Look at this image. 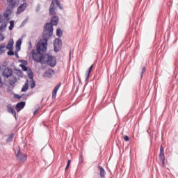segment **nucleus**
Wrapping results in <instances>:
<instances>
[{
  "label": "nucleus",
  "mask_w": 178,
  "mask_h": 178,
  "mask_svg": "<svg viewBox=\"0 0 178 178\" xmlns=\"http://www.w3.org/2000/svg\"><path fill=\"white\" fill-rule=\"evenodd\" d=\"M52 35H54V27H52L51 24H46L44 27L43 39H40L38 42V47L40 48V45L42 47L43 49H47L48 47V40H49Z\"/></svg>",
  "instance_id": "f257e3e1"
},
{
  "label": "nucleus",
  "mask_w": 178,
  "mask_h": 178,
  "mask_svg": "<svg viewBox=\"0 0 178 178\" xmlns=\"http://www.w3.org/2000/svg\"><path fill=\"white\" fill-rule=\"evenodd\" d=\"M39 47H38V44H37V46H36L37 49L32 50L31 51L32 58L34 62L44 65V62L45 60V55H46V54H44V52L47 51V48L45 47V49H44L41 45H40Z\"/></svg>",
  "instance_id": "f03ea898"
},
{
  "label": "nucleus",
  "mask_w": 178,
  "mask_h": 178,
  "mask_svg": "<svg viewBox=\"0 0 178 178\" xmlns=\"http://www.w3.org/2000/svg\"><path fill=\"white\" fill-rule=\"evenodd\" d=\"M45 64L49 65L51 67H54V66H56V58L52 56L45 54L43 65Z\"/></svg>",
  "instance_id": "7ed1b4c3"
},
{
  "label": "nucleus",
  "mask_w": 178,
  "mask_h": 178,
  "mask_svg": "<svg viewBox=\"0 0 178 178\" xmlns=\"http://www.w3.org/2000/svg\"><path fill=\"white\" fill-rule=\"evenodd\" d=\"M16 159L19 162H26V161H27V156L21 152L20 147L18 148V152L16 154Z\"/></svg>",
  "instance_id": "20e7f679"
},
{
  "label": "nucleus",
  "mask_w": 178,
  "mask_h": 178,
  "mask_svg": "<svg viewBox=\"0 0 178 178\" xmlns=\"http://www.w3.org/2000/svg\"><path fill=\"white\" fill-rule=\"evenodd\" d=\"M54 47L55 52H59L60 48H62V40L59 38L56 39L54 40Z\"/></svg>",
  "instance_id": "39448f33"
},
{
  "label": "nucleus",
  "mask_w": 178,
  "mask_h": 178,
  "mask_svg": "<svg viewBox=\"0 0 178 178\" xmlns=\"http://www.w3.org/2000/svg\"><path fill=\"white\" fill-rule=\"evenodd\" d=\"M159 161L162 163V165H165V152L163 150V146H161L160 147V154L159 155Z\"/></svg>",
  "instance_id": "423d86ee"
},
{
  "label": "nucleus",
  "mask_w": 178,
  "mask_h": 178,
  "mask_svg": "<svg viewBox=\"0 0 178 178\" xmlns=\"http://www.w3.org/2000/svg\"><path fill=\"white\" fill-rule=\"evenodd\" d=\"M12 74H13V70H12V69L9 67H6L4 69V71L3 72V76H4V77H6V79H9V77H10Z\"/></svg>",
  "instance_id": "0eeeda50"
},
{
  "label": "nucleus",
  "mask_w": 178,
  "mask_h": 178,
  "mask_svg": "<svg viewBox=\"0 0 178 178\" xmlns=\"http://www.w3.org/2000/svg\"><path fill=\"white\" fill-rule=\"evenodd\" d=\"M7 111L8 113H11L16 120H17V117L16 116V111H15V108L12 104L7 105Z\"/></svg>",
  "instance_id": "6e6552de"
},
{
  "label": "nucleus",
  "mask_w": 178,
  "mask_h": 178,
  "mask_svg": "<svg viewBox=\"0 0 178 178\" xmlns=\"http://www.w3.org/2000/svg\"><path fill=\"white\" fill-rule=\"evenodd\" d=\"M27 73L29 79L32 80V83H31V88H34V87H35V81L33 80V79H34V74H33L31 70L28 71Z\"/></svg>",
  "instance_id": "1a4fd4ad"
},
{
  "label": "nucleus",
  "mask_w": 178,
  "mask_h": 178,
  "mask_svg": "<svg viewBox=\"0 0 178 178\" xmlns=\"http://www.w3.org/2000/svg\"><path fill=\"white\" fill-rule=\"evenodd\" d=\"M28 5L29 4H27V3H24L21 4L17 8V14L20 15V13H22V12H24V10H26V8H27Z\"/></svg>",
  "instance_id": "9d476101"
},
{
  "label": "nucleus",
  "mask_w": 178,
  "mask_h": 178,
  "mask_svg": "<svg viewBox=\"0 0 178 178\" xmlns=\"http://www.w3.org/2000/svg\"><path fill=\"white\" fill-rule=\"evenodd\" d=\"M58 22H59V18L57 16H54L51 18L50 23H47L46 24H51V27H54V26H58Z\"/></svg>",
  "instance_id": "9b49d317"
},
{
  "label": "nucleus",
  "mask_w": 178,
  "mask_h": 178,
  "mask_svg": "<svg viewBox=\"0 0 178 178\" xmlns=\"http://www.w3.org/2000/svg\"><path fill=\"white\" fill-rule=\"evenodd\" d=\"M54 74H55V71L52 69H49L43 74V77H48L49 79H51Z\"/></svg>",
  "instance_id": "f8f14e48"
},
{
  "label": "nucleus",
  "mask_w": 178,
  "mask_h": 178,
  "mask_svg": "<svg viewBox=\"0 0 178 178\" xmlns=\"http://www.w3.org/2000/svg\"><path fill=\"white\" fill-rule=\"evenodd\" d=\"M61 85H62V83H59L54 88V90H53V92H52V99H55L56 98V94H58V90H59V88H60Z\"/></svg>",
  "instance_id": "ddd939ff"
},
{
  "label": "nucleus",
  "mask_w": 178,
  "mask_h": 178,
  "mask_svg": "<svg viewBox=\"0 0 178 178\" xmlns=\"http://www.w3.org/2000/svg\"><path fill=\"white\" fill-rule=\"evenodd\" d=\"M54 2L55 1H52L51 4L50 5L49 15H51V16H55V15H56V13H55V4H54Z\"/></svg>",
  "instance_id": "4468645a"
},
{
  "label": "nucleus",
  "mask_w": 178,
  "mask_h": 178,
  "mask_svg": "<svg viewBox=\"0 0 178 178\" xmlns=\"http://www.w3.org/2000/svg\"><path fill=\"white\" fill-rule=\"evenodd\" d=\"M24 106H26L25 102H21L17 104V105H16L17 112H20V111H22V109H23V108H24Z\"/></svg>",
  "instance_id": "2eb2a0df"
},
{
  "label": "nucleus",
  "mask_w": 178,
  "mask_h": 178,
  "mask_svg": "<svg viewBox=\"0 0 178 178\" xmlns=\"http://www.w3.org/2000/svg\"><path fill=\"white\" fill-rule=\"evenodd\" d=\"M7 2L9 3V7L11 8V9H13L17 4V1L16 0H7Z\"/></svg>",
  "instance_id": "dca6fc26"
},
{
  "label": "nucleus",
  "mask_w": 178,
  "mask_h": 178,
  "mask_svg": "<svg viewBox=\"0 0 178 178\" xmlns=\"http://www.w3.org/2000/svg\"><path fill=\"white\" fill-rule=\"evenodd\" d=\"M13 44H15L13 39H10L5 48L6 49H13Z\"/></svg>",
  "instance_id": "f3484780"
},
{
  "label": "nucleus",
  "mask_w": 178,
  "mask_h": 178,
  "mask_svg": "<svg viewBox=\"0 0 178 178\" xmlns=\"http://www.w3.org/2000/svg\"><path fill=\"white\" fill-rule=\"evenodd\" d=\"M98 169L100 170V177L104 178L105 177V175H106V172H105V169L102 168V166L99 165Z\"/></svg>",
  "instance_id": "a211bd4d"
},
{
  "label": "nucleus",
  "mask_w": 178,
  "mask_h": 178,
  "mask_svg": "<svg viewBox=\"0 0 178 178\" xmlns=\"http://www.w3.org/2000/svg\"><path fill=\"white\" fill-rule=\"evenodd\" d=\"M17 83V78L16 76H13L11 79H10V84L15 87V84Z\"/></svg>",
  "instance_id": "6ab92c4d"
},
{
  "label": "nucleus",
  "mask_w": 178,
  "mask_h": 178,
  "mask_svg": "<svg viewBox=\"0 0 178 178\" xmlns=\"http://www.w3.org/2000/svg\"><path fill=\"white\" fill-rule=\"evenodd\" d=\"M6 27H8V24L6 22L2 23L0 26V33L5 31Z\"/></svg>",
  "instance_id": "aec40b11"
},
{
  "label": "nucleus",
  "mask_w": 178,
  "mask_h": 178,
  "mask_svg": "<svg viewBox=\"0 0 178 178\" xmlns=\"http://www.w3.org/2000/svg\"><path fill=\"white\" fill-rule=\"evenodd\" d=\"M92 67H94V64H92V65L89 67V70H88V72H87L86 80H88V79H90V74L91 73V72H92Z\"/></svg>",
  "instance_id": "412c9836"
},
{
  "label": "nucleus",
  "mask_w": 178,
  "mask_h": 178,
  "mask_svg": "<svg viewBox=\"0 0 178 178\" xmlns=\"http://www.w3.org/2000/svg\"><path fill=\"white\" fill-rule=\"evenodd\" d=\"M15 137L14 134H11L8 136V138L6 139V143H10L13 140V138Z\"/></svg>",
  "instance_id": "4be33fe9"
},
{
  "label": "nucleus",
  "mask_w": 178,
  "mask_h": 178,
  "mask_svg": "<svg viewBox=\"0 0 178 178\" xmlns=\"http://www.w3.org/2000/svg\"><path fill=\"white\" fill-rule=\"evenodd\" d=\"M20 47H22V39H19L16 42V49H18V51H19Z\"/></svg>",
  "instance_id": "5701e85b"
},
{
  "label": "nucleus",
  "mask_w": 178,
  "mask_h": 178,
  "mask_svg": "<svg viewBox=\"0 0 178 178\" xmlns=\"http://www.w3.org/2000/svg\"><path fill=\"white\" fill-rule=\"evenodd\" d=\"M63 35V32H62V29L60 28L58 29L56 31V35L58 37H62Z\"/></svg>",
  "instance_id": "b1692460"
},
{
  "label": "nucleus",
  "mask_w": 178,
  "mask_h": 178,
  "mask_svg": "<svg viewBox=\"0 0 178 178\" xmlns=\"http://www.w3.org/2000/svg\"><path fill=\"white\" fill-rule=\"evenodd\" d=\"M27 90H29V83H26L22 88V92H24L27 91Z\"/></svg>",
  "instance_id": "393cba45"
},
{
  "label": "nucleus",
  "mask_w": 178,
  "mask_h": 178,
  "mask_svg": "<svg viewBox=\"0 0 178 178\" xmlns=\"http://www.w3.org/2000/svg\"><path fill=\"white\" fill-rule=\"evenodd\" d=\"M53 1H54V5H55V3H56L58 8H59L60 9H63V7L62 6H60V3L59 2V1H58V0H53Z\"/></svg>",
  "instance_id": "a878e982"
},
{
  "label": "nucleus",
  "mask_w": 178,
  "mask_h": 178,
  "mask_svg": "<svg viewBox=\"0 0 178 178\" xmlns=\"http://www.w3.org/2000/svg\"><path fill=\"white\" fill-rule=\"evenodd\" d=\"M7 55H8V56H13V55H15V52L13 51V49H8Z\"/></svg>",
  "instance_id": "bb28decb"
},
{
  "label": "nucleus",
  "mask_w": 178,
  "mask_h": 178,
  "mask_svg": "<svg viewBox=\"0 0 178 178\" xmlns=\"http://www.w3.org/2000/svg\"><path fill=\"white\" fill-rule=\"evenodd\" d=\"M13 27H15V21L12 20L10 22L9 30L10 31L13 30Z\"/></svg>",
  "instance_id": "cd10ccee"
},
{
  "label": "nucleus",
  "mask_w": 178,
  "mask_h": 178,
  "mask_svg": "<svg viewBox=\"0 0 178 178\" xmlns=\"http://www.w3.org/2000/svg\"><path fill=\"white\" fill-rule=\"evenodd\" d=\"M20 67H22V70H24V72H27L28 68H27V67L26 65H24L23 64H21Z\"/></svg>",
  "instance_id": "c85d7f7f"
},
{
  "label": "nucleus",
  "mask_w": 178,
  "mask_h": 178,
  "mask_svg": "<svg viewBox=\"0 0 178 178\" xmlns=\"http://www.w3.org/2000/svg\"><path fill=\"white\" fill-rule=\"evenodd\" d=\"M144 73H145V67H143L142 68V71H141V74H140V79H143V76Z\"/></svg>",
  "instance_id": "c756f323"
},
{
  "label": "nucleus",
  "mask_w": 178,
  "mask_h": 178,
  "mask_svg": "<svg viewBox=\"0 0 178 178\" xmlns=\"http://www.w3.org/2000/svg\"><path fill=\"white\" fill-rule=\"evenodd\" d=\"M6 48V44H0V49H5Z\"/></svg>",
  "instance_id": "7c9ffc66"
},
{
  "label": "nucleus",
  "mask_w": 178,
  "mask_h": 178,
  "mask_svg": "<svg viewBox=\"0 0 178 178\" xmlns=\"http://www.w3.org/2000/svg\"><path fill=\"white\" fill-rule=\"evenodd\" d=\"M3 40H5V36L3 34L0 33V41H3Z\"/></svg>",
  "instance_id": "2f4dec72"
},
{
  "label": "nucleus",
  "mask_w": 178,
  "mask_h": 178,
  "mask_svg": "<svg viewBox=\"0 0 178 178\" xmlns=\"http://www.w3.org/2000/svg\"><path fill=\"white\" fill-rule=\"evenodd\" d=\"M71 162H72L71 160H68L67 166H66V168H65V170H67V168L70 166Z\"/></svg>",
  "instance_id": "473e14b6"
},
{
  "label": "nucleus",
  "mask_w": 178,
  "mask_h": 178,
  "mask_svg": "<svg viewBox=\"0 0 178 178\" xmlns=\"http://www.w3.org/2000/svg\"><path fill=\"white\" fill-rule=\"evenodd\" d=\"M29 22V18H26L22 23V25L23 26L24 24H26Z\"/></svg>",
  "instance_id": "72a5a7b5"
},
{
  "label": "nucleus",
  "mask_w": 178,
  "mask_h": 178,
  "mask_svg": "<svg viewBox=\"0 0 178 178\" xmlns=\"http://www.w3.org/2000/svg\"><path fill=\"white\" fill-rule=\"evenodd\" d=\"M124 141H129L130 140V138H129V136H124Z\"/></svg>",
  "instance_id": "f704fd0d"
},
{
  "label": "nucleus",
  "mask_w": 178,
  "mask_h": 178,
  "mask_svg": "<svg viewBox=\"0 0 178 178\" xmlns=\"http://www.w3.org/2000/svg\"><path fill=\"white\" fill-rule=\"evenodd\" d=\"M0 87H3V82H2V78L0 76Z\"/></svg>",
  "instance_id": "c9c22d12"
},
{
  "label": "nucleus",
  "mask_w": 178,
  "mask_h": 178,
  "mask_svg": "<svg viewBox=\"0 0 178 178\" xmlns=\"http://www.w3.org/2000/svg\"><path fill=\"white\" fill-rule=\"evenodd\" d=\"M15 97L17 98V99H21L22 96H20L19 95H15Z\"/></svg>",
  "instance_id": "e433bc0d"
},
{
  "label": "nucleus",
  "mask_w": 178,
  "mask_h": 178,
  "mask_svg": "<svg viewBox=\"0 0 178 178\" xmlns=\"http://www.w3.org/2000/svg\"><path fill=\"white\" fill-rule=\"evenodd\" d=\"M83 157L81 156L79 159V163H83Z\"/></svg>",
  "instance_id": "4c0bfd02"
},
{
  "label": "nucleus",
  "mask_w": 178,
  "mask_h": 178,
  "mask_svg": "<svg viewBox=\"0 0 178 178\" xmlns=\"http://www.w3.org/2000/svg\"><path fill=\"white\" fill-rule=\"evenodd\" d=\"M2 54H5L4 49H0V55H2Z\"/></svg>",
  "instance_id": "58836bf2"
},
{
  "label": "nucleus",
  "mask_w": 178,
  "mask_h": 178,
  "mask_svg": "<svg viewBox=\"0 0 178 178\" xmlns=\"http://www.w3.org/2000/svg\"><path fill=\"white\" fill-rule=\"evenodd\" d=\"M3 17L8 18L9 17V15L8 13H4Z\"/></svg>",
  "instance_id": "ea45409f"
},
{
  "label": "nucleus",
  "mask_w": 178,
  "mask_h": 178,
  "mask_svg": "<svg viewBox=\"0 0 178 178\" xmlns=\"http://www.w3.org/2000/svg\"><path fill=\"white\" fill-rule=\"evenodd\" d=\"M37 112H38V108H37V109L33 112V115H35V113H37Z\"/></svg>",
  "instance_id": "a19ab883"
},
{
  "label": "nucleus",
  "mask_w": 178,
  "mask_h": 178,
  "mask_svg": "<svg viewBox=\"0 0 178 178\" xmlns=\"http://www.w3.org/2000/svg\"><path fill=\"white\" fill-rule=\"evenodd\" d=\"M15 56H17V58H19V54L17 53H15Z\"/></svg>",
  "instance_id": "79ce46f5"
},
{
  "label": "nucleus",
  "mask_w": 178,
  "mask_h": 178,
  "mask_svg": "<svg viewBox=\"0 0 178 178\" xmlns=\"http://www.w3.org/2000/svg\"><path fill=\"white\" fill-rule=\"evenodd\" d=\"M1 19H2V15H0V22Z\"/></svg>",
  "instance_id": "37998d69"
},
{
  "label": "nucleus",
  "mask_w": 178,
  "mask_h": 178,
  "mask_svg": "<svg viewBox=\"0 0 178 178\" xmlns=\"http://www.w3.org/2000/svg\"><path fill=\"white\" fill-rule=\"evenodd\" d=\"M0 94H1V90H0Z\"/></svg>",
  "instance_id": "c03bdc74"
},
{
  "label": "nucleus",
  "mask_w": 178,
  "mask_h": 178,
  "mask_svg": "<svg viewBox=\"0 0 178 178\" xmlns=\"http://www.w3.org/2000/svg\"><path fill=\"white\" fill-rule=\"evenodd\" d=\"M0 23H1V21H0Z\"/></svg>",
  "instance_id": "a18cd8bd"
}]
</instances>
